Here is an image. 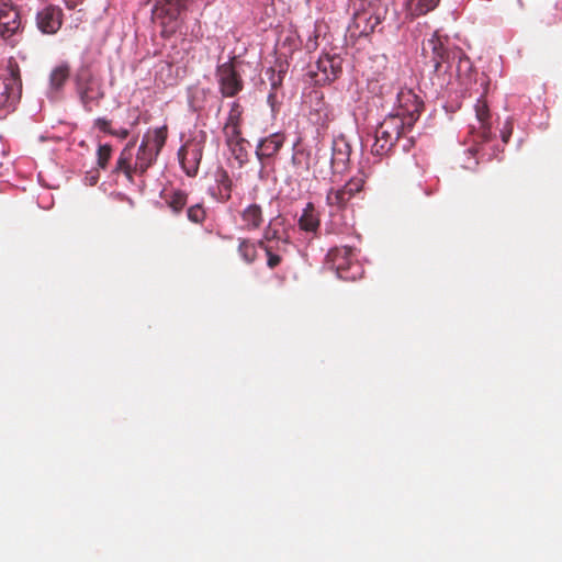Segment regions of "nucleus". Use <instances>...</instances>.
Returning a JSON list of instances; mask_svg holds the SVG:
<instances>
[{
	"instance_id": "obj_1",
	"label": "nucleus",
	"mask_w": 562,
	"mask_h": 562,
	"mask_svg": "<svg viewBox=\"0 0 562 562\" xmlns=\"http://www.w3.org/2000/svg\"><path fill=\"white\" fill-rule=\"evenodd\" d=\"M167 137L168 128L166 125L148 131L143 136L134 162L136 139L130 140L120 153L113 172H122L130 182H133L134 176H143L154 165L166 144Z\"/></svg>"
},
{
	"instance_id": "obj_2",
	"label": "nucleus",
	"mask_w": 562,
	"mask_h": 562,
	"mask_svg": "<svg viewBox=\"0 0 562 562\" xmlns=\"http://www.w3.org/2000/svg\"><path fill=\"white\" fill-rule=\"evenodd\" d=\"M423 50L428 54L431 50V60L434 61V72L440 79L452 67H456V77L462 82L467 83L470 80L473 66L468 56L459 49H448L441 37L435 33L424 45Z\"/></svg>"
},
{
	"instance_id": "obj_3",
	"label": "nucleus",
	"mask_w": 562,
	"mask_h": 562,
	"mask_svg": "<svg viewBox=\"0 0 562 562\" xmlns=\"http://www.w3.org/2000/svg\"><path fill=\"white\" fill-rule=\"evenodd\" d=\"M423 104L418 102L414 110L409 111V122H405L400 114L386 116L376 127L375 140L371 153L375 156L386 155L406 128H411L413 122L419 116Z\"/></svg>"
},
{
	"instance_id": "obj_4",
	"label": "nucleus",
	"mask_w": 562,
	"mask_h": 562,
	"mask_svg": "<svg viewBox=\"0 0 562 562\" xmlns=\"http://www.w3.org/2000/svg\"><path fill=\"white\" fill-rule=\"evenodd\" d=\"M188 0H157L153 8V21L160 27V35L169 38L180 27L181 15Z\"/></svg>"
},
{
	"instance_id": "obj_5",
	"label": "nucleus",
	"mask_w": 562,
	"mask_h": 562,
	"mask_svg": "<svg viewBox=\"0 0 562 562\" xmlns=\"http://www.w3.org/2000/svg\"><path fill=\"white\" fill-rule=\"evenodd\" d=\"M326 262L341 280L356 281L363 277V266L356 259L350 247L331 248L326 256Z\"/></svg>"
},
{
	"instance_id": "obj_6",
	"label": "nucleus",
	"mask_w": 562,
	"mask_h": 562,
	"mask_svg": "<svg viewBox=\"0 0 562 562\" xmlns=\"http://www.w3.org/2000/svg\"><path fill=\"white\" fill-rule=\"evenodd\" d=\"M76 89L83 108L91 112L93 105L104 97L102 86L89 65H82L75 76Z\"/></svg>"
},
{
	"instance_id": "obj_7",
	"label": "nucleus",
	"mask_w": 562,
	"mask_h": 562,
	"mask_svg": "<svg viewBox=\"0 0 562 562\" xmlns=\"http://www.w3.org/2000/svg\"><path fill=\"white\" fill-rule=\"evenodd\" d=\"M241 65L243 61L234 56L216 67L218 90L224 98H234L244 89Z\"/></svg>"
},
{
	"instance_id": "obj_8",
	"label": "nucleus",
	"mask_w": 562,
	"mask_h": 562,
	"mask_svg": "<svg viewBox=\"0 0 562 562\" xmlns=\"http://www.w3.org/2000/svg\"><path fill=\"white\" fill-rule=\"evenodd\" d=\"M382 8H374L371 3L368 8H363L355 12L351 23L348 26V32L351 37L360 38L373 33L378 25L384 19Z\"/></svg>"
},
{
	"instance_id": "obj_9",
	"label": "nucleus",
	"mask_w": 562,
	"mask_h": 562,
	"mask_svg": "<svg viewBox=\"0 0 562 562\" xmlns=\"http://www.w3.org/2000/svg\"><path fill=\"white\" fill-rule=\"evenodd\" d=\"M310 74L315 85H329L342 74V58L337 54L322 55L311 68Z\"/></svg>"
},
{
	"instance_id": "obj_10",
	"label": "nucleus",
	"mask_w": 562,
	"mask_h": 562,
	"mask_svg": "<svg viewBox=\"0 0 562 562\" xmlns=\"http://www.w3.org/2000/svg\"><path fill=\"white\" fill-rule=\"evenodd\" d=\"M364 186V179L361 176L351 178L347 183L339 188H331L326 194V203L330 207L345 210L352 199L361 194Z\"/></svg>"
},
{
	"instance_id": "obj_11",
	"label": "nucleus",
	"mask_w": 562,
	"mask_h": 562,
	"mask_svg": "<svg viewBox=\"0 0 562 562\" xmlns=\"http://www.w3.org/2000/svg\"><path fill=\"white\" fill-rule=\"evenodd\" d=\"M22 93L18 67H10L7 75H0V110H13Z\"/></svg>"
},
{
	"instance_id": "obj_12",
	"label": "nucleus",
	"mask_w": 562,
	"mask_h": 562,
	"mask_svg": "<svg viewBox=\"0 0 562 562\" xmlns=\"http://www.w3.org/2000/svg\"><path fill=\"white\" fill-rule=\"evenodd\" d=\"M203 149L204 140L198 138L187 140L180 148L178 153L179 160L189 177H194L198 173Z\"/></svg>"
},
{
	"instance_id": "obj_13",
	"label": "nucleus",
	"mask_w": 562,
	"mask_h": 562,
	"mask_svg": "<svg viewBox=\"0 0 562 562\" xmlns=\"http://www.w3.org/2000/svg\"><path fill=\"white\" fill-rule=\"evenodd\" d=\"M351 155V145L345 136L334 138L331 145L330 168L333 173H342L347 170Z\"/></svg>"
},
{
	"instance_id": "obj_14",
	"label": "nucleus",
	"mask_w": 562,
	"mask_h": 562,
	"mask_svg": "<svg viewBox=\"0 0 562 562\" xmlns=\"http://www.w3.org/2000/svg\"><path fill=\"white\" fill-rule=\"evenodd\" d=\"M63 11L57 5H47L36 14V24L44 34H55L63 24Z\"/></svg>"
},
{
	"instance_id": "obj_15",
	"label": "nucleus",
	"mask_w": 562,
	"mask_h": 562,
	"mask_svg": "<svg viewBox=\"0 0 562 562\" xmlns=\"http://www.w3.org/2000/svg\"><path fill=\"white\" fill-rule=\"evenodd\" d=\"M285 142V136L281 133H273L261 139L256 148V156L262 167L267 165V160L274 158Z\"/></svg>"
},
{
	"instance_id": "obj_16",
	"label": "nucleus",
	"mask_w": 562,
	"mask_h": 562,
	"mask_svg": "<svg viewBox=\"0 0 562 562\" xmlns=\"http://www.w3.org/2000/svg\"><path fill=\"white\" fill-rule=\"evenodd\" d=\"M225 143L229 148L234 158L243 166L248 161V147L249 142L241 136V133H236L234 136L224 135Z\"/></svg>"
},
{
	"instance_id": "obj_17",
	"label": "nucleus",
	"mask_w": 562,
	"mask_h": 562,
	"mask_svg": "<svg viewBox=\"0 0 562 562\" xmlns=\"http://www.w3.org/2000/svg\"><path fill=\"white\" fill-rule=\"evenodd\" d=\"M299 227L301 231L316 235L319 226L321 218L313 203H307L299 218Z\"/></svg>"
},
{
	"instance_id": "obj_18",
	"label": "nucleus",
	"mask_w": 562,
	"mask_h": 562,
	"mask_svg": "<svg viewBox=\"0 0 562 562\" xmlns=\"http://www.w3.org/2000/svg\"><path fill=\"white\" fill-rule=\"evenodd\" d=\"M243 113V106L236 101L233 102L223 127L224 135L234 136L236 133H241Z\"/></svg>"
},
{
	"instance_id": "obj_19",
	"label": "nucleus",
	"mask_w": 562,
	"mask_h": 562,
	"mask_svg": "<svg viewBox=\"0 0 562 562\" xmlns=\"http://www.w3.org/2000/svg\"><path fill=\"white\" fill-rule=\"evenodd\" d=\"M20 27L21 20L18 11H10L3 18L0 16V37L2 40L11 38Z\"/></svg>"
},
{
	"instance_id": "obj_20",
	"label": "nucleus",
	"mask_w": 562,
	"mask_h": 562,
	"mask_svg": "<svg viewBox=\"0 0 562 562\" xmlns=\"http://www.w3.org/2000/svg\"><path fill=\"white\" fill-rule=\"evenodd\" d=\"M240 216L243 227L248 231L259 228L263 222L262 210L258 204L248 205L243 210Z\"/></svg>"
},
{
	"instance_id": "obj_21",
	"label": "nucleus",
	"mask_w": 562,
	"mask_h": 562,
	"mask_svg": "<svg viewBox=\"0 0 562 562\" xmlns=\"http://www.w3.org/2000/svg\"><path fill=\"white\" fill-rule=\"evenodd\" d=\"M475 115L480 123V128L482 130V136L485 139H488L490 128H491V114L490 109L486 101L483 98H480L474 106Z\"/></svg>"
},
{
	"instance_id": "obj_22",
	"label": "nucleus",
	"mask_w": 562,
	"mask_h": 562,
	"mask_svg": "<svg viewBox=\"0 0 562 562\" xmlns=\"http://www.w3.org/2000/svg\"><path fill=\"white\" fill-rule=\"evenodd\" d=\"M258 247L262 248L267 255V266L270 269H274L278 267L282 261V252L286 251V246H274V245H267L265 244V240L258 241Z\"/></svg>"
},
{
	"instance_id": "obj_23",
	"label": "nucleus",
	"mask_w": 562,
	"mask_h": 562,
	"mask_svg": "<svg viewBox=\"0 0 562 562\" xmlns=\"http://www.w3.org/2000/svg\"><path fill=\"white\" fill-rule=\"evenodd\" d=\"M70 76V67L68 64L64 63L56 66L49 76V85L50 88L55 91H59Z\"/></svg>"
},
{
	"instance_id": "obj_24",
	"label": "nucleus",
	"mask_w": 562,
	"mask_h": 562,
	"mask_svg": "<svg viewBox=\"0 0 562 562\" xmlns=\"http://www.w3.org/2000/svg\"><path fill=\"white\" fill-rule=\"evenodd\" d=\"M440 0H407V10L413 16H420L434 10Z\"/></svg>"
},
{
	"instance_id": "obj_25",
	"label": "nucleus",
	"mask_w": 562,
	"mask_h": 562,
	"mask_svg": "<svg viewBox=\"0 0 562 562\" xmlns=\"http://www.w3.org/2000/svg\"><path fill=\"white\" fill-rule=\"evenodd\" d=\"M258 244L251 243L249 239H240L238 245V254L246 263H252L257 258Z\"/></svg>"
},
{
	"instance_id": "obj_26",
	"label": "nucleus",
	"mask_w": 562,
	"mask_h": 562,
	"mask_svg": "<svg viewBox=\"0 0 562 562\" xmlns=\"http://www.w3.org/2000/svg\"><path fill=\"white\" fill-rule=\"evenodd\" d=\"M166 202L172 212L178 214L187 205L188 195L180 190L173 191L168 195V198H166Z\"/></svg>"
},
{
	"instance_id": "obj_27",
	"label": "nucleus",
	"mask_w": 562,
	"mask_h": 562,
	"mask_svg": "<svg viewBox=\"0 0 562 562\" xmlns=\"http://www.w3.org/2000/svg\"><path fill=\"white\" fill-rule=\"evenodd\" d=\"M112 156V146L110 144H103L98 147L97 150V165L100 169H106L108 164Z\"/></svg>"
},
{
	"instance_id": "obj_28",
	"label": "nucleus",
	"mask_w": 562,
	"mask_h": 562,
	"mask_svg": "<svg viewBox=\"0 0 562 562\" xmlns=\"http://www.w3.org/2000/svg\"><path fill=\"white\" fill-rule=\"evenodd\" d=\"M187 215L191 222L200 224L205 220L206 213L203 205L198 203L188 209Z\"/></svg>"
},
{
	"instance_id": "obj_29",
	"label": "nucleus",
	"mask_w": 562,
	"mask_h": 562,
	"mask_svg": "<svg viewBox=\"0 0 562 562\" xmlns=\"http://www.w3.org/2000/svg\"><path fill=\"white\" fill-rule=\"evenodd\" d=\"M261 240H265V244H267V245L288 246V240L281 239L280 237H278L277 231L271 229L270 227L265 231L263 238Z\"/></svg>"
},
{
	"instance_id": "obj_30",
	"label": "nucleus",
	"mask_w": 562,
	"mask_h": 562,
	"mask_svg": "<svg viewBox=\"0 0 562 562\" xmlns=\"http://www.w3.org/2000/svg\"><path fill=\"white\" fill-rule=\"evenodd\" d=\"M220 195L222 201H228L231 199L232 181L227 173H224L218 184Z\"/></svg>"
},
{
	"instance_id": "obj_31",
	"label": "nucleus",
	"mask_w": 562,
	"mask_h": 562,
	"mask_svg": "<svg viewBox=\"0 0 562 562\" xmlns=\"http://www.w3.org/2000/svg\"><path fill=\"white\" fill-rule=\"evenodd\" d=\"M293 164L300 165L302 169L307 170L308 169V157L303 151L295 153L293 155Z\"/></svg>"
},
{
	"instance_id": "obj_32",
	"label": "nucleus",
	"mask_w": 562,
	"mask_h": 562,
	"mask_svg": "<svg viewBox=\"0 0 562 562\" xmlns=\"http://www.w3.org/2000/svg\"><path fill=\"white\" fill-rule=\"evenodd\" d=\"M94 126L106 134L111 135L112 133L111 122L104 117H98L94 121Z\"/></svg>"
},
{
	"instance_id": "obj_33",
	"label": "nucleus",
	"mask_w": 562,
	"mask_h": 562,
	"mask_svg": "<svg viewBox=\"0 0 562 562\" xmlns=\"http://www.w3.org/2000/svg\"><path fill=\"white\" fill-rule=\"evenodd\" d=\"M10 11H18L11 0H0V16L3 18Z\"/></svg>"
},
{
	"instance_id": "obj_34",
	"label": "nucleus",
	"mask_w": 562,
	"mask_h": 562,
	"mask_svg": "<svg viewBox=\"0 0 562 562\" xmlns=\"http://www.w3.org/2000/svg\"><path fill=\"white\" fill-rule=\"evenodd\" d=\"M513 133V125L510 122H506L505 127L501 132V137L504 143H508Z\"/></svg>"
},
{
	"instance_id": "obj_35",
	"label": "nucleus",
	"mask_w": 562,
	"mask_h": 562,
	"mask_svg": "<svg viewBox=\"0 0 562 562\" xmlns=\"http://www.w3.org/2000/svg\"><path fill=\"white\" fill-rule=\"evenodd\" d=\"M112 136H116L121 139H125L130 135V131L127 128L112 130Z\"/></svg>"
},
{
	"instance_id": "obj_36",
	"label": "nucleus",
	"mask_w": 562,
	"mask_h": 562,
	"mask_svg": "<svg viewBox=\"0 0 562 562\" xmlns=\"http://www.w3.org/2000/svg\"><path fill=\"white\" fill-rule=\"evenodd\" d=\"M65 5L69 10H75L83 3V0H64Z\"/></svg>"
},
{
	"instance_id": "obj_37",
	"label": "nucleus",
	"mask_w": 562,
	"mask_h": 562,
	"mask_svg": "<svg viewBox=\"0 0 562 562\" xmlns=\"http://www.w3.org/2000/svg\"><path fill=\"white\" fill-rule=\"evenodd\" d=\"M449 82H450L449 79L447 80V79L442 78V80L439 85H440V87H443L445 85H448Z\"/></svg>"
}]
</instances>
